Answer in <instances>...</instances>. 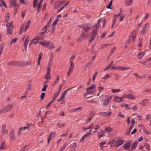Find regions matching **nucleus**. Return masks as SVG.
Returning <instances> with one entry per match:
<instances>
[{"instance_id": "obj_1", "label": "nucleus", "mask_w": 151, "mask_h": 151, "mask_svg": "<svg viewBox=\"0 0 151 151\" xmlns=\"http://www.w3.org/2000/svg\"><path fill=\"white\" fill-rule=\"evenodd\" d=\"M16 2L17 0H10L9 2L10 7L11 8L12 7H17L18 8L19 5L17 4Z\"/></svg>"}, {"instance_id": "obj_2", "label": "nucleus", "mask_w": 151, "mask_h": 151, "mask_svg": "<svg viewBox=\"0 0 151 151\" xmlns=\"http://www.w3.org/2000/svg\"><path fill=\"white\" fill-rule=\"evenodd\" d=\"M112 98V96H111L107 97L106 99L104 101V102L103 104V107H105L107 105H108L111 100Z\"/></svg>"}, {"instance_id": "obj_3", "label": "nucleus", "mask_w": 151, "mask_h": 151, "mask_svg": "<svg viewBox=\"0 0 151 151\" xmlns=\"http://www.w3.org/2000/svg\"><path fill=\"white\" fill-rule=\"evenodd\" d=\"M83 32V30L81 35V37L77 39L78 41H81L83 40L84 38H87L88 35H86V34L84 32Z\"/></svg>"}, {"instance_id": "obj_4", "label": "nucleus", "mask_w": 151, "mask_h": 151, "mask_svg": "<svg viewBox=\"0 0 151 151\" xmlns=\"http://www.w3.org/2000/svg\"><path fill=\"white\" fill-rule=\"evenodd\" d=\"M38 43H40L43 46L46 47H49L50 45V44H51V42H50L47 41L38 42Z\"/></svg>"}, {"instance_id": "obj_5", "label": "nucleus", "mask_w": 151, "mask_h": 151, "mask_svg": "<svg viewBox=\"0 0 151 151\" xmlns=\"http://www.w3.org/2000/svg\"><path fill=\"white\" fill-rule=\"evenodd\" d=\"M21 63L19 62V61H14L12 62H9L8 64L9 65H13L16 66H21V65L20 64Z\"/></svg>"}, {"instance_id": "obj_6", "label": "nucleus", "mask_w": 151, "mask_h": 151, "mask_svg": "<svg viewBox=\"0 0 151 151\" xmlns=\"http://www.w3.org/2000/svg\"><path fill=\"white\" fill-rule=\"evenodd\" d=\"M12 104H8L4 108V110H5V111L4 112H6L9 111L12 108Z\"/></svg>"}, {"instance_id": "obj_7", "label": "nucleus", "mask_w": 151, "mask_h": 151, "mask_svg": "<svg viewBox=\"0 0 151 151\" xmlns=\"http://www.w3.org/2000/svg\"><path fill=\"white\" fill-rule=\"evenodd\" d=\"M14 130H12L11 131V132L9 134V137H10V139L11 140L12 139H14L15 137H14Z\"/></svg>"}, {"instance_id": "obj_8", "label": "nucleus", "mask_w": 151, "mask_h": 151, "mask_svg": "<svg viewBox=\"0 0 151 151\" xmlns=\"http://www.w3.org/2000/svg\"><path fill=\"white\" fill-rule=\"evenodd\" d=\"M32 80H31L28 82L27 83V90H29L30 91L31 89L32 85Z\"/></svg>"}, {"instance_id": "obj_9", "label": "nucleus", "mask_w": 151, "mask_h": 151, "mask_svg": "<svg viewBox=\"0 0 151 151\" xmlns=\"http://www.w3.org/2000/svg\"><path fill=\"white\" fill-rule=\"evenodd\" d=\"M131 144L129 142H126L124 145V148L126 150H128V149L129 148Z\"/></svg>"}, {"instance_id": "obj_10", "label": "nucleus", "mask_w": 151, "mask_h": 151, "mask_svg": "<svg viewBox=\"0 0 151 151\" xmlns=\"http://www.w3.org/2000/svg\"><path fill=\"white\" fill-rule=\"evenodd\" d=\"M71 145L69 146V147L70 148H76L77 147V143L76 142H74L73 141L70 142Z\"/></svg>"}, {"instance_id": "obj_11", "label": "nucleus", "mask_w": 151, "mask_h": 151, "mask_svg": "<svg viewBox=\"0 0 151 151\" xmlns=\"http://www.w3.org/2000/svg\"><path fill=\"white\" fill-rule=\"evenodd\" d=\"M91 29V27H88L87 26H85L83 27V32H84L86 34H87V32H88Z\"/></svg>"}, {"instance_id": "obj_12", "label": "nucleus", "mask_w": 151, "mask_h": 151, "mask_svg": "<svg viewBox=\"0 0 151 151\" xmlns=\"http://www.w3.org/2000/svg\"><path fill=\"white\" fill-rule=\"evenodd\" d=\"M6 26L7 29V35H8L9 34L11 35H12V30L11 29V27H10V26L8 27V25H6Z\"/></svg>"}, {"instance_id": "obj_13", "label": "nucleus", "mask_w": 151, "mask_h": 151, "mask_svg": "<svg viewBox=\"0 0 151 151\" xmlns=\"http://www.w3.org/2000/svg\"><path fill=\"white\" fill-rule=\"evenodd\" d=\"M138 143V142L137 141H136L134 142L132 144V145L131 148V149L132 150H134L137 146Z\"/></svg>"}, {"instance_id": "obj_14", "label": "nucleus", "mask_w": 151, "mask_h": 151, "mask_svg": "<svg viewBox=\"0 0 151 151\" xmlns=\"http://www.w3.org/2000/svg\"><path fill=\"white\" fill-rule=\"evenodd\" d=\"M5 142H2L1 144V146H0V150H2L6 148V146L5 145H4L5 144Z\"/></svg>"}, {"instance_id": "obj_15", "label": "nucleus", "mask_w": 151, "mask_h": 151, "mask_svg": "<svg viewBox=\"0 0 151 151\" xmlns=\"http://www.w3.org/2000/svg\"><path fill=\"white\" fill-rule=\"evenodd\" d=\"M98 136L99 139H100L101 137L104 136V132L103 130H101V132H100V133H98Z\"/></svg>"}, {"instance_id": "obj_16", "label": "nucleus", "mask_w": 151, "mask_h": 151, "mask_svg": "<svg viewBox=\"0 0 151 151\" xmlns=\"http://www.w3.org/2000/svg\"><path fill=\"white\" fill-rule=\"evenodd\" d=\"M43 55L42 53V52H40L39 55L38 56V65H39L40 64V60L42 58V57Z\"/></svg>"}, {"instance_id": "obj_17", "label": "nucleus", "mask_w": 151, "mask_h": 151, "mask_svg": "<svg viewBox=\"0 0 151 151\" xmlns=\"http://www.w3.org/2000/svg\"><path fill=\"white\" fill-rule=\"evenodd\" d=\"M133 0H125V4L127 6L131 5Z\"/></svg>"}, {"instance_id": "obj_18", "label": "nucleus", "mask_w": 151, "mask_h": 151, "mask_svg": "<svg viewBox=\"0 0 151 151\" xmlns=\"http://www.w3.org/2000/svg\"><path fill=\"white\" fill-rule=\"evenodd\" d=\"M4 43H2L0 45V55H1L3 49L4 48Z\"/></svg>"}, {"instance_id": "obj_19", "label": "nucleus", "mask_w": 151, "mask_h": 151, "mask_svg": "<svg viewBox=\"0 0 151 151\" xmlns=\"http://www.w3.org/2000/svg\"><path fill=\"white\" fill-rule=\"evenodd\" d=\"M114 63L113 61H112L111 63L109 64L107 66L106 68L104 70V71H105L109 69L111 66L113 65V63Z\"/></svg>"}, {"instance_id": "obj_20", "label": "nucleus", "mask_w": 151, "mask_h": 151, "mask_svg": "<svg viewBox=\"0 0 151 151\" xmlns=\"http://www.w3.org/2000/svg\"><path fill=\"white\" fill-rule=\"evenodd\" d=\"M125 142L122 139H118L117 141L115 143H119L120 144V145L123 144V143Z\"/></svg>"}, {"instance_id": "obj_21", "label": "nucleus", "mask_w": 151, "mask_h": 151, "mask_svg": "<svg viewBox=\"0 0 151 151\" xmlns=\"http://www.w3.org/2000/svg\"><path fill=\"white\" fill-rule=\"evenodd\" d=\"M65 123L64 122L61 123V122H59L57 123V125L60 128H62L64 127Z\"/></svg>"}, {"instance_id": "obj_22", "label": "nucleus", "mask_w": 151, "mask_h": 151, "mask_svg": "<svg viewBox=\"0 0 151 151\" xmlns=\"http://www.w3.org/2000/svg\"><path fill=\"white\" fill-rule=\"evenodd\" d=\"M128 99L130 100L134 99V96L132 94H128Z\"/></svg>"}, {"instance_id": "obj_23", "label": "nucleus", "mask_w": 151, "mask_h": 151, "mask_svg": "<svg viewBox=\"0 0 151 151\" xmlns=\"http://www.w3.org/2000/svg\"><path fill=\"white\" fill-rule=\"evenodd\" d=\"M145 54V52L144 51L142 53H139L138 54L137 57L139 59H140L144 56Z\"/></svg>"}, {"instance_id": "obj_24", "label": "nucleus", "mask_w": 151, "mask_h": 151, "mask_svg": "<svg viewBox=\"0 0 151 151\" xmlns=\"http://www.w3.org/2000/svg\"><path fill=\"white\" fill-rule=\"evenodd\" d=\"M105 131L107 132H112L113 131L112 128L110 127H106L105 129Z\"/></svg>"}, {"instance_id": "obj_25", "label": "nucleus", "mask_w": 151, "mask_h": 151, "mask_svg": "<svg viewBox=\"0 0 151 151\" xmlns=\"http://www.w3.org/2000/svg\"><path fill=\"white\" fill-rule=\"evenodd\" d=\"M129 69V68H126L124 67L119 66V70H125Z\"/></svg>"}, {"instance_id": "obj_26", "label": "nucleus", "mask_w": 151, "mask_h": 151, "mask_svg": "<svg viewBox=\"0 0 151 151\" xmlns=\"http://www.w3.org/2000/svg\"><path fill=\"white\" fill-rule=\"evenodd\" d=\"M97 33V31L93 30L92 31V34L91 36V37H94V38L96 37Z\"/></svg>"}, {"instance_id": "obj_27", "label": "nucleus", "mask_w": 151, "mask_h": 151, "mask_svg": "<svg viewBox=\"0 0 151 151\" xmlns=\"http://www.w3.org/2000/svg\"><path fill=\"white\" fill-rule=\"evenodd\" d=\"M113 2L112 0H111L108 5L106 6V8L108 9H111V6L112 5V3Z\"/></svg>"}, {"instance_id": "obj_28", "label": "nucleus", "mask_w": 151, "mask_h": 151, "mask_svg": "<svg viewBox=\"0 0 151 151\" xmlns=\"http://www.w3.org/2000/svg\"><path fill=\"white\" fill-rule=\"evenodd\" d=\"M74 67V64L73 61H71L70 63V65L69 70L73 71V69Z\"/></svg>"}, {"instance_id": "obj_29", "label": "nucleus", "mask_w": 151, "mask_h": 151, "mask_svg": "<svg viewBox=\"0 0 151 151\" xmlns=\"http://www.w3.org/2000/svg\"><path fill=\"white\" fill-rule=\"evenodd\" d=\"M74 67V64L73 61H71L70 63V65L69 70L73 71V69Z\"/></svg>"}, {"instance_id": "obj_30", "label": "nucleus", "mask_w": 151, "mask_h": 151, "mask_svg": "<svg viewBox=\"0 0 151 151\" xmlns=\"http://www.w3.org/2000/svg\"><path fill=\"white\" fill-rule=\"evenodd\" d=\"M119 97L116 96H114V101L117 102H119Z\"/></svg>"}, {"instance_id": "obj_31", "label": "nucleus", "mask_w": 151, "mask_h": 151, "mask_svg": "<svg viewBox=\"0 0 151 151\" xmlns=\"http://www.w3.org/2000/svg\"><path fill=\"white\" fill-rule=\"evenodd\" d=\"M95 87V85L93 84L90 87L88 88L86 90L87 91H88L89 90V89L91 90L93 88H94Z\"/></svg>"}, {"instance_id": "obj_32", "label": "nucleus", "mask_w": 151, "mask_h": 151, "mask_svg": "<svg viewBox=\"0 0 151 151\" xmlns=\"http://www.w3.org/2000/svg\"><path fill=\"white\" fill-rule=\"evenodd\" d=\"M48 86V85H47L46 84H45L44 85V86L42 89V91L43 92L45 91Z\"/></svg>"}, {"instance_id": "obj_33", "label": "nucleus", "mask_w": 151, "mask_h": 151, "mask_svg": "<svg viewBox=\"0 0 151 151\" xmlns=\"http://www.w3.org/2000/svg\"><path fill=\"white\" fill-rule=\"evenodd\" d=\"M59 20V19L58 18H56L55 20L54 21V22L52 23V25L53 26H55V25L57 24V22Z\"/></svg>"}, {"instance_id": "obj_34", "label": "nucleus", "mask_w": 151, "mask_h": 151, "mask_svg": "<svg viewBox=\"0 0 151 151\" xmlns=\"http://www.w3.org/2000/svg\"><path fill=\"white\" fill-rule=\"evenodd\" d=\"M28 146V145H25L21 149L20 151H25L26 149L27 148Z\"/></svg>"}, {"instance_id": "obj_35", "label": "nucleus", "mask_w": 151, "mask_h": 151, "mask_svg": "<svg viewBox=\"0 0 151 151\" xmlns=\"http://www.w3.org/2000/svg\"><path fill=\"white\" fill-rule=\"evenodd\" d=\"M59 76H58L56 78V80L55 81L54 83L52 85L53 86L54 85L55 83L58 82L59 80Z\"/></svg>"}, {"instance_id": "obj_36", "label": "nucleus", "mask_w": 151, "mask_h": 151, "mask_svg": "<svg viewBox=\"0 0 151 151\" xmlns=\"http://www.w3.org/2000/svg\"><path fill=\"white\" fill-rule=\"evenodd\" d=\"M13 21H11L10 23L9 24V23H8L6 25H8V27L10 26V27H11V26H12V28H13Z\"/></svg>"}, {"instance_id": "obj_37", "label": "nucleus", "mask_w": 151, "mask_h": 151, "mask_svg": "<svg viewBox=\"0 0 151 151\" xmlns=\"http://www.w3.org/2000/svg\"><path fill=\"white\" fill-rule=\"evenodd\" d=\"M110 45V44H103L102 45V46L101 47V49H103L105 48L107 46H109Z\"/></svg>"}, {"instance_id": "obj_38", "label": "nucleus", "mask_w": 151, "mask_h": 151, "mask_svg": "<svg viewBox=\"0 0 151 151\" xmlns=\"http://www.w3.org/2000/svg\"><path fill=\"white\" fill-rule=\"evenodd\" d=\"M2 133L3 134H6L8 133V130L5 128H4L2 129Z\"/></svg>"}, {"instance_id": "obj_39", "label": "nucleus", "mask_w": 151, "mask_h": 151, "mask_svg": "<svg viewBox=\"0 0 151 151\" xmlns=\"http://www.w3.org/2000/svg\"><path fill=\"white\" fill-rule=\"evenodd\" d=\"M50 78V73L47 74V73L45 76V79H48Z\"/></svg>"}, {"instance_id": "obj_40", "label": "nucleus", "mask_w": 151, "mask_h": 151, "mask_svg": "<svg viewBox=\"0 0 151 151\" xmlns=\"http://www.w3.org/2000/svg\"><path fill=\"white\" fill-rule=\"evenodd\" d=\"M17 38H15L13 39L10 42V44L12 45V43H15L17 41Z\"/></svg>"}, {"instance_id": "obj_41", "label": "nucleus", "mask_w": 151, "mask_h": 151, "mask_svg": "<svg viewBox=\"0 0 151 151\" xmlns=\"http://www.w3.org/2000/svg\"><path fill=\"white\" fill-rule=\"evenodd\" d=\"M120 91V90L119 89H112L111 90V91L114 93H116L117 92H119Z\"/></svg>"}, {"instance_id": "obj_42", "label": "nucleus", "mask_w": 151, "mask_h": 151, "mask_svg": "<svg viewBox=\"0 0 151 151\" xmlns=\"http://www.w3.org/2000/svg\"><path fill=\"white\" fill-rule=\"evenodd\" d=\"M45 96V93H42L40 95V99L41 100H43Z\"/></svg>"}, {"instance_id": "obj_43", "label": "nucleus", "mask_w": 151, "mask_h": 151, "mask_svg": "<svg viewBox=\"0 0 151 151\" xmlns=\"http://www.w3.org/2000/svg\"><path fill=\"white\" fill-rule=\"evenodd\" d=\"M144 146L146 147V148L147 150H149L150 149L149 145L148 143H146L145 144Z\"/></svg>"}, {"instance_id": "obj_44", "label": "nucleus", "mask_w": 151, "mask_h": 151, "mask_svg": "<svg viewBox=\"0 0 151 151\" xmlns=\"http://www.w3.org/2000/svg\"><path fill=\"white\" fill-rule=\"evenodd\" d=\"M56 134V133L55 132H52L49 135V137H51V136H52L53 137H54L55 136Z\"/></svg>"}, {"instance_id": "obj_45", "label": "nucleus", "mask_w": 151, "mask_h": 151, "mask_svg": "<svg viewBox=\"0 0 151 151\" xmlns=\"http://www.w3.org/2000/svg\"><path fill=\"white\" fill-rule=\"evenodd\" d=\"M2 4V5L4 6L6 8L7 6L6 5V3L4 0H0Z\"/></svg>"}, {"instance_id": "obj_46", "label": "nucleus", "mask_w": 151, "mask_h": 151, "mask_svg": "<svg viewBox=\"0 0 151 151\" xmlns=\"http://www.w3.org/2000/svg\"><path fill=\"white\" fill-rule=\"evenodd\" d=\"M93 116L89 118L88 119L86 120L85 123L87 124L88 123L90 122L92 118L93 117Z\"/></svg>"}, {"instance_id": "obj_47", "label": "nucleus", "mask_w": 151, "mask_h": 151, "mask_svg": "<svg viewBox=\"0 0 151 151\" xmlns=\"http://www.w3.org/2000/svg\"><path fill=\"white\" fill-rule=\"evenodd\" d=\"M34 41H35V40H34V39H33V40H32L31 41V42H30V43H29V46H30V45L33 43L34 44H36L37 43H38V42L37 41H35V42H34Z\"/></svg>"}, {"instance_id": "obj_48", "label": "nucleus", "mask_w": 151, "mask_h": 151, "mask_svg": "<svg viewBox=\"0 0 151 151\" xmlns=\"http://www.w3.org/2000/svg\"><path fill=\"white\" fill-rule=\"evenodd\" d=\"M107 114L106 112H101L100 114V115L103 116V117L106 116Z\"/></svg>"}, {"instance_id": "obj_49", "label": "nucleus", "mask_w": 151, "mask_h": 151, "mask_svg": "<svg viewBox=\"0 0 151 151\" xmlns=\"http://www.w3.org/2000/svg\"><path fill=\"white\" fill-rule=\"evenodd\" d=\"M37 0H33V7L34 8H35L37 6Z\"/></svg>"}, {"instance_id": "obj_50", "label": "nucleus", "mask_w": 151, "mask_h": 151, "mask_svg": "<svg viewBox=\"0 0 151 151\" xmlns=\"http://www.w3.org/2000/svg\"><path fill=\"white\" fill-rule=\"evenodd\" d=\"M25 13V10H24L22 11L21 13V16L22 18H23L24 17Z\"/></svg>"}, {"instance_id": "obj_51", "label": "nucleus", "mask_w": 151, "mask_h": 151, "mask_svg": "<svg viewBox=\"0 0 151 151\" xmlns=\"http://www.w3.org/2000/svg\"><path fill=\"white\" fill-rule=\"evenodd\" d=\"M66 145V143H65L63 145L60 151H63L65 148Z\"/></svg>"}, {"instance_id": "obj_52", "label": "nucleus", "mask_w": 151, "mask_h": 151, "mask_svg": "<svg viewBox=\"0 0 151 151\" xmlns=\"http://www.w3.org/2000/svg\"><path fill=\"white\" fill-rule=\"evenodd\" d=\"M37 5L38 6L37 8V13H38L40 11V9L41 6V5H40V4H37Z\"/></svg>"}, {"instance_id": "obj_53", "label": "nucleus", "mask_w": 151, "mask_h": 151, "mask_svg": "<svg viewBox=\"0 0 151 151\" xmlns=\"http://www.w3.org/2000/svg\"><path fill=\"white\" fill-rule=\"evenodd\" d=\"M131 130L130 129H129L128 130H127L126 132V133H125V135H128L129 134H130Z\"/></svg>"}, {"instance_id": "obj_54", "label": "nucleus", "mask_w": 151, "mask_h": 151, "mask_svg": "<svg viewBox=\"0 0 151 151\" xmlns=\"http://www.w3.org/2000/svg\"><path fill=\"white\" fill-rule=\"evenodd\" d=\"M131 37V34H130V35H129V39L128 40V41L127 42V43L128 44L131 43V42H130L131 41V38H130V37Z\"/></svg>"}, {"instance_id": "obj_55", "label": "nucleus", "mask_w": 151, "mask_h": 151, "mask_svg": "<svg viewBox=\"0 0 151 151\" xmlns=\"http://www.w3.org/2000/svg\"><path fill=\"white\" fill-rule=\"evenodd\" d=\"M114 139H113L112 140L109 142L107 144L109 145H112L114 143Z\"/></svg>"}, {"instance_id": "obj_56", "label": "nucleus", "mask_w": 151, "mask_h": 151, "mask_svg": "<svg viewBox=\"0 0 151 151\" xmlns=\"http://www.w3.org/2000/svg\"><path fill=\"white\" fill-rule=\"evenodd\" d=\"M91 62H88L87 63L86 65L85 68H88L89 66V65H91Z\"/></svg>"}, {"instance_id": "obj_57", "label": "nucleus", "mask_w": 151, "mask_h": 151, "mask_svg": "<svg viewBox=\"0 0 151 151\" xmlns=\"http://www.w3.org/2000/svg\"><path fill=\"white\" fill-rule=\"evenodd\" d=\"M30 23H31L30 20H28V21H27V23L26 26L29 27V25L30 24Z\"/></svg>"}, {"instance_id": "obj_58", "label": "nucleus", "mask_w": 151, "mask_h": 151, "mask_svg": "<svg viewBox=\"0 0 151 151\" xmlns=\"http://www.w3.org/2000/svg\"><path fill=\"white\" fill-rule=\"evenodd\" d=\"M106 141H103L99 143V145L101 146H102L104 145V144H106Z\"/></svg>"}, {"instance_id": "obj_59", "label": "nucleus", "mask_w": 151, "mask_h": 151, "mask_svg": "<svg viewBox=\"0 0 151 151\" xmlns=\"http://www.w3.org/2000/svg\"><path fill=\"white\" fill-rule=\"evenodd\" d=\"M109 76L110 75L108 74L106 75H105L104 77H103L102 78L103 79H106L107 78H109Z\"/></svg>"}, {"instance_id": "obj_60", "label": "nucleus", "mask_w": 151, "mask_h": 151, "mask_svg": "<svg viewBox=\"0 0 151 151\" xmlns=\"http://www.w3.org/2000/svg\"><path fill=\"white\" fill-rule=\"evenodd\" d=\"M52 20V18H51L48 22L47 24V25H48L49 27L50 26V24L51 23V20Z\"/></svg>"}, {"instance_id": "obj_61", "label": "nucleus", "mask_w": 151, "mask_h": 151, "mask_svg": "<svg viewBox=\"0 0 151 151\" xmlns=\"http://www.w3.org/2000/svg\"><path fill=\"white\" fill-rule=\"evenodd\" d=\"M50 46L49 47V49H52L54 48L55 47L54 45H53V44L51 43V44H50Z\"/></svg>"}, {"instance_id": "obj_62", "label": "nucleus", "mask_w": 151, "mask_h": 151, "mask_svg": "<svg viewBox=\"0 0 151 151\" xmlns=\"http://www.w3.org/2000/svg\"><path fill=\"white\" fill-rule=\"evenodd\" d=\"M137 129H134V130H133L132 132H131V134L132 135L133 134H134L137 131Z\"/></svg>"}, {"instance_id": "obj_63", "label": "nucleus", "mask_w": 151, "mask_h": 151, "mask_svg": "<svg viewBox=\"0 0 151 151\" xmlns=\"http://www.w3.org/2000/svg\"><path fill=\"white\" fill-rule=\"evenodd\" d=\"M65 97L63 96V95H62L60 97V99L58 100L57 101L58 102H60V101L62 100L63 99V98Z\"/></svg>"}, {"instance_id": "obj_64", "label": "nucleus", "mask_w": 151, "mask_h": 151, "mask_svg": "<svg viewBox=\"0 0 151 151\" xmlns=\"http://www.w3.org/2000/svg\"><path fill=\"white\" fill-rule=\"evenodd\" d=\"M115 49L116 48L115 47H114L111 50V55L114 52Z\"/></svg>"}]
</instances>
